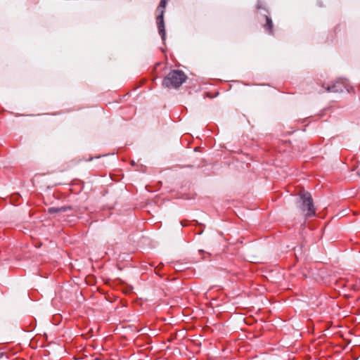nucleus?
Segmentation results:
<instances>
[{
	"label": "nucleus",
	"instance_id": "f257e3e1",
	"mask_svg": "<svg viewBox=\"0 0 360 360\" xmlns=\"http://www.w3.org/2000/svg\"><path fill=\"white\" fill-rule=\"evenodd\" d=\"M297 206L304 213L307 218L315 216L316 210L313 202L311 195L304 190L300 192Z\"/></svg>",
	"mask_w": 360,
	"mask_h": 360
},
{
	"label": "nucleus",
	"instance_id": "f03ea898",
	"mask_svg": "<svg viewBox=\"0 0 360 360\" xmlns=\"http://www.w3.org/2000/svg\"><path fill=\"white\" fill-rule=\"evenodd\" d=\"M187 79L184 72L179 70H172L163 79L162 86L167 88L179 87Z\"/></svg>",
	"mask_w": 360,
	"mask_h": 360
},
{
	"label": "nucleus",
	"instance_id": "7ed1b4c3",
	"mask_svg": "<svg viewBox=\"0 0 360 360\" xmlns=\"http://www.w3.org/2000/svg\"><path fill=\"white\" fill-rule=\"evenodd\" d=\"M344 89H346L347 92H350L352 87L349 86L347 81L343 79L338 80L326 87L327 91L333 93L342 92Z\"/></svg>",
	"mask_w": 360,
	"mask_h": 360
},
{
	"label": "nucleus",
	"instance_id": "20e7f679",
	"mask_svg": "<svg viewBox=\"0 0 360 360\" xmlns=\"http://www.w3.org/2000/svg\"><path fill=\"white\" fill-rule=\"evenodd\" d=\"M257 9L258 11L263 10L264 13H267V11L266 10L264 6L263 5V3L260 1H258L257 2ZM263 15L266 20L264 28L268 31L269 34H273V22L271 19L266 13H264Z\"/></svg>",
	"mask_w": 360,
	"mask_h": 360
},
{
	"label": "nucleus",
	"instance_id": "39448f33",
	"mask_svg": "<svg viewBox=\"0 0 360 360\" xmlns=\"http://www.w3.org/2000/svg\"><path fill=\"white\" fill-rule=\"evenodd\" d=\"M156 22L158 29V32L161 36L162 41L165 40V22H164V13L162 11L158 13V15L156 18Z\"/></svg>",
	"mask_w": 360,
	"mask_h": 360
},
{
	"label": "nucleus",
	"instance_id": "423d86ee",
	"mask_svg": "<svg viewBox=\"0 0 360 360\" xmlns=\"http://www.w3.org/2000/svg\"><path fill=\"white\" fill-rule=\"evenodd\" d=\"M168 0H161L160 2V4L157 8V12L160 13V11H162L163 13H165V8H166Z\"/></svg>",
	"mask_w": 360,
	"mask_h": 360
},
{
	"label": "nucleus",
	"instance_id": "0eeeda50",
	"mask_svg": "<svg viewBox=\"0 0 360 360\" xmlns=\"http://www.w3.org/2000/svg\"><path fill=\"white\" fill-rule=\"evenodd\" d=\"M48 212L49 214H55V213H58L59 212H58V207H50L49 208L48 210Z\"/></svg>",
	"mask_w": 360,
	"mask_h": 360
},
{
	"label": "nucleus",
	"instance_id": "6e6552de",
	"mask_svg": "<svg viewBox=\"0 0 360 360\" xmlns=\"http://www.w3.org/2000/svg\"><path fill=\"white\" fill-rule=\"evenodd\" d=\"M105 298L107 300H108V301H109V302H113V300H112V297H111V296L114 297H115V296H114V294H110V293H108V294H105Z\"/></svg>",
	"mask_w": 360,
	"mask_h": 360
},
{
	"label": "nucleus",
	"instance_id": "1a4fd4ad",
	"mask_svg": "<svg viewBox=\"0 0 360 360\" xmlns=\"http://www.w3.org/2000/svg\"><path fill=\"white\" fill-rule=\"evenodd\" d=\"M70 209H71V207L63 206V207H58V212H66L68 210H70Z\"/></svg>",
	"mask_w": 360,
	"mask_h": 360
},
{
	"label": "nucleus",
	"instance_id": "9d476101",
	"mask_svg": "<svg viewBox=\"0 0 360 360\" xmlns=\"http://www.w3.org/2000/svg\"><path fill=\"white\" fill-rule=\"evenodd\" d=\"M259 287H260V288L257 289V290L258 291V292H263V290H264V288L262 286H259Z\"/></svg>",
	"mask_w": 360,
	"mask_h": 360
},
{
	"label": "nucleus",
	"instance_id": "9b49d317",
	"mask_svg": "<svg viewBox=\"0 0 360 360\" xmlns=\"http://www.w3.org/2000/svg\"><path fill=\"white\" fill-rule=\"evenodd\" d=\"M214 287H212V288H209V289H208V290H214ZM215 288H217V289L216 290H221V288H219V286H216Z\"/></svg>",
	"mask_w": 360,
	"mask_h": 360
},
{
	"label": "nucleus",
	"instance_id": "f8f14e48",
	"mask_svg": "<svg viewBox=\"0 0 360 360\" xmlns=\"http://www.w3.org/2000/svg\"><path fill=\"white\" fill-rule=\"evenodd\" d=\"M356 174L360 176V169L356 172Z\"/></svg>",
	"mask_w": 360,
	"mask_h": 360
}]
</instances>
